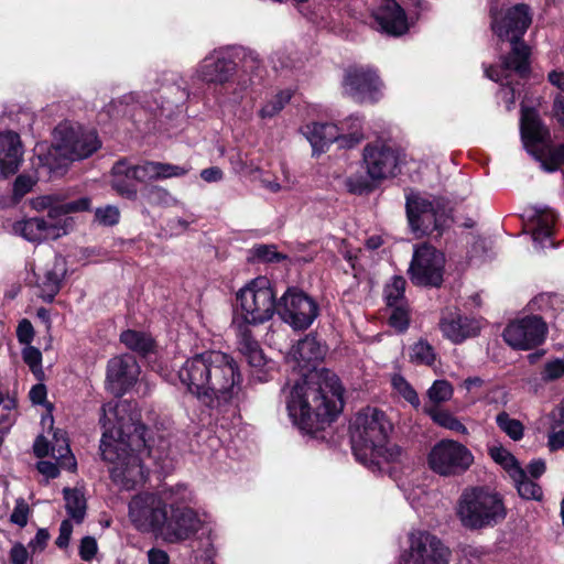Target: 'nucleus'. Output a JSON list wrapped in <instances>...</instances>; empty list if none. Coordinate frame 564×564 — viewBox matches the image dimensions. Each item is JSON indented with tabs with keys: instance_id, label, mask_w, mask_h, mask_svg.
I'll return each instance as SVG.
<instances>
[{
	"instance_id": "nucleus-3",
	"label": "nucleus",
	"mask_w": 564,
	"mask_h": 564,
	"mask_svg": "<svg viewBox=\"0 0 564 564\" xmlns=\"http://www.w3.org/2000/svg\"><path fill=\"white\" fill-rule=\"evenodd\" d=\"M187 390L209 408L226 403L238 394L241 375L235 359L219 350L188 358L178 370Z\"/></svg>"
},
{
	"instance_id": "nucleus-51",
	"label": "nucleus",
	"mask_w": 564,
	"mask_h": 564,
	"mask_svg": "<svg viewBox=\"0 0 564 564\" xmlns=\"http://www.w3.org/2000/svg\"><path fill=\"white\" fill-rule=\"evenodd\" d=\"M369 180V177L351 175L346 178L345 185L350 193L362 194L371 188Z\"/></svg>"
},
{
	"instance_id": "nucleus-22",
	"label": "nucleus",
	"mask_w": 564,
	"mask_h": 564,
	"mask_svg": "<svg viewBox=\"0 0 564 564\" xmlns=\"http://www.w3.org/2000/svg\"><path fill=\"white\" fill-rule=\"evenodd\" d=\"M139 366L131 355H121L111 358L107 366V383L116 393H123L138 379Z\"/></svg>"
},
{
	"instance_id": "nucleus-55",
	"label": "nucleus",
	"mask_w": 564,
	"mask_h": 564,
	"mask_svg": "<svg viewBox=\"0 0 564 564\" xmlns=\"http://www.w3.org/2000/svg\"><path fill=\"white\" fill-rule=\"evenodd\" d=\"M564 375V361L556 359L545 365L542 378L545 381L555 380Z\"/></svg>"
},
{
	"instance_id": "nucleus-62",
	"label": "nucleus",
	"mask_w": 564,
	"mask_h": 564,
	"mask_svg": "<svg viewBox=\"0 0 564 564\" xmlns=\"http://www.w3.org/2000/svg\"><path fill=\"white\" fill-rule=\"evenodd\" d=\"M35 184V181L31 176L20 175L14 182L15 195L22 196L30 192Z\"/></svg>"
},
{
	"instance_id": "nucleus-41",
	"label": "nucleus",
	"mask_w": 564,
	"mask_h": 564,
	"mask_svg": "<svg viewBox=\"0 0 564 564\" xmlns=\"http://www.w3.org/2000/svg\"><path fill=\"white\" fill-rule=\"evenodd\" d=\"M406 281L402 276H393L384 288V297L388 306L403 304Z\"/></svg>"
},
{
	"instance_id": "nucleus-32",
	"label": "nucleus",
	"mask_w": 564,
	"mask_h": 564,
	"mask_svg": "<svg viewBox=\"0 0 564 564\" xmlns=\"http://www.w3.org/2000/svg\"><path fill=\"white\" fill-rule=\"evenodd\" d=\"M51 455L58 462L61 467L75 470L76 460L70 452L66 434L63 431L54 432L53 442L51 443Z\"/></svg>"
},
{
	"instance_id": "nucleus-53",
	"label": "nucleus",
	"mask_w": 564,
	"mask_h": 564,
	"mask_svg": "<svg viewBox=\"0 0 564 564\" xmlns=\"http://www.w3.org/2000/svg\"><path fill=\"white\" fill-rule=\"evenodd\" d=\"M29 505L23 499H18L15 507L10 516L11 522L24 527L28 523V517H29Z\"/></svg>"
},
{
	"instance_id": "nucleus-1",
	"label": "nucleus",
	"mask_w": 564,
	"mask_h": 564,
	"mask_svg": "<svg viewBox=\"0 0 564 564\" xmlns=\"http://www.w3.org/2000/svg\"><path fill=\"white\" fill-rule=\"evenodd\" d=\"M324 355L325 348L308 335L286 356L288 365L303 376L291 389L286 409L293 423L307 432L323 429L343 410V388L338 377L325 369L311 370Z\"/></svg>"
},
{
	"instance_id": "nucleus-58",
	"label": "nucleus",
	"mask_w": 564,
	"mask_h": 564,
	"mask_svg": "<svg viewBox=\"0 0 564 564\" xmlns=\"http://www.w3.org/2000/svg\"><path fill=\"white\" fill-rule=\"evenodd\" d=\"M17 337L21 344L26 346L33 340L34 329L30 321L22 319L17 328Z\"/></svg>"
},
{
	"instance_id": "nucleus-57",
	"label": "nucleus",
	"mask_w": 564,
	"mask_h": 564,
	"mask_svg": "<svg viewBox=\"0 0 564 564\" xmlns=\"http://www.w3.org/2000/svg\"><path fill=\"white\" fill-rule=\"evenodd\" d=\"M9 556L12 564H28L30 558L28 547L19 542L12 545Z\"/></svg>"
},
{
	"instance_id": "nucleus-4",
	"label": "nucleus",
	"mask_w": 564,
	"mask_h": 564,
	"mask_svg": "<svg viewBox=\"0 0 564 564\" xmlns=\"http://www.w3.org/2000/svg\"><path fill=\"white\" fill-rule=\"evenodd\" d=\"M90 204L88 197H80L73 202H63L57 194L35 197L31 200L32 208L37 212L47 210L46 218L31 217L18 220L13 224L12 230L32 243L58 239L74 228V218L68 215L88 210Z\"/></svg>"
},
{
	"instance_id": "nucleus-61",
	"label": "nucleus",
	"mask_w": 564,
	"mask_h": 564,
	"mask_svg": "<svg viewBox=\"0 0 564 564\" xmlns=\"http://www.w3.org/2000/svg\"><path fill=\"white\" fill-rule=\"evenodd\" d=\"M256 84V80L253 77H250L249 79L243 78L242 76L239 78L237 83V87L232 91V99L236 102H239L242 100L246 91Z\"/></svg>"
},
{
	"instance_id": "nucleus-30",
	"label": "nucleus",
	"mask_w": 564,
	"mask_h": 564,
	"mask_svg": "<svg viewBox=\"0 0 564 564\" xmlns=\"http://www.w3.org/2000/svg\"><path fill=\"white\" fill-rule=\"evenodd\" d=\"M134 169V165L129 164L127 160L118 161L112 167V188L121 196L129 199L137 197V187L132 183V173L130 170Z\"/></svg>"
},
{
	"instance_id": "nucleus-18",
	"label": "nucleus",
	"mask_w": 564,
	"mask_h": 564,
	"mask_svg": "<svg viewBox=\"0 0 564 564\" xmlns=\"http://www.w3.org/2000/svg\"><path fill=\"white\" fill-rule=\"evenodd\" d=\"M546 330L541 317L527 316L510 323L503 330V338L514 349L529 350L544 341Z\"/></svg>"
},
{
	"instance_id": "nucleus-56",
	"label": "nucleus",
	"mask_w": 564,
	"mask_h": 564,
	"mask_svg": "<svg viewBox=\"0 0 564 564\" xmlns=\"http://www.w3.org/2000/svg\"><path fill=\"white\" fill-rule=\"evenodd\" d=\"M50 534L45 529H39L35 536L29 542L28 547L33 554L41 553L45 550Z\"/></svg>"
},
{
	"instance_id": "nucleus-48",
	"label": "nucleus",
	"mask_w": 564,
	"mask_h": 564,
	"mask_svg": "<svg viewBox=\"0 0 564 564\" xmlns=\"http://www.w3.org/2000/svg\"><path fill=\"white\" fill-rule=\"evenodd\" d=\"M120 218V212L118 207L113 205H106L95 210V219L102 226H113L118 224Z\"/></svg>"
},
{
	"instance_id": "nucleus-2",
	"label": "nucleus",
	"mask_w": 564,
	"mask_h": 564,
	"mask_svg": "<svg viewBox=\"0 0 564 564\" xmlns=\"http://www.w3.org/2000/svg\"><path fill=\"white\" fill-rule=\"evenodd\" d=\"M100 452L109 464L115 484L130 490L145 479L141 454L145 451V427L140 423L137 405L127 400L102 406Z\"/></svg>"
},
{
	"instance_id": "nucleus-63",
	"label": "nucleus",
	"mask_w": 564,
	"mask_h": 564,
	"mask_svg": "<svg viewBox=\"0 0 564 564\" xmlns=\"http://www.w3.org/2000/svg\"><path fill=\"white\" fill-rule=\"evenodd\" d=\"M148 562L149 564H169L170 556L164 550L152 547L148 551Z\"/></svg>"
},
{
	"instance_id": "nucleus-54",
	"label": "nucleus",
	"mask_w": 564,
	"mask_h": 564,
	"mask_svg": "<svg viewBox=\"0 0 564 564\" xmlns=\"http://www.w3.org/2000/svg\"><path fill=\"white\" fill-rule=\"evenodd\" d=\"M252 252L253 256L261 261L272 262L281 259V256L274 246L259 245L252 249Z\"/></svg>"
},
{
	"instance_id": "nucleus-11",
	"label": "nucleus",
	"mask_w": 564,
	"mask_h": 564,
	"mask_svg": "<svg viewBox=\"0 0 564 564\" xmlns=\"http://www.w3.org/2000/svg\"><path fill=\"white\" fill-rule=\"evenodd\" d=\"M237 301L247 324H262L278 310L271 282L265 276H258L240 289Z\"/></svg>"
},
{
	"instance_id": "nucleus-9",
	"label": "nucleus",
	"mask_w": 564,
	"mask_h": 564,
	"mask_svg": "<svg viewBox=\"0 0 564 564\" xmlns=\"http://www.w3.org/2000/svg\"><path fill=\"white\" fill-rule=\"evenodd\" d=\"M531 23L529 8L517 4L506 11L494 13L491 28L494 33L502 41L511 43V53L505 61L506 68H514L523 73L529 58V47L520 41Z\"/></svg>"
},
{
	"instance_id": "nucleus-37",
	"label": "nucleus",
	"mask_w": 564,
	"mask_h": 564,
	"mask_svg": "<svg viewBox=\"0 0 564 564\" xmlns=\"http://www.w3.org/2000/svg\"><path fill=\"white\" fill-rule=\"evenodd\" d=\"M291 98L292 91L290 89L280 90L262 105L258 112L259 117L263 120L274 118L290 102Z\"/></svg>"
},
{
	"instance_id": "nucleus-49",
	"label": "nucleus",
	"mask_w": 564,
	"mask_h": 564,
	"mask_svg": "<svg viewBox=\"0 0 564 564\" xmlns=\"http://www.w3.org/2000/svg\"><path fill=\"white\" fill-rule=\"evenodd\" d=\"M509 57L506 56L503 57L502 59V63L499 67H494V66H490L488 68H486L485 73H486V76L488 78H490L491 80H495V82H500L501 83V86H505V83H502L505 79H508L510 74L512 72L519 74L520 76H524V74L528 72L529 69V62L527 61V67H525V70L523 73H520L518 70H516L514 68H506L505 67V61Z\"/></svg>"
},
{
	"instance_id": "nucleus-14",
	"label": "nucleus",
	"mask_w": 564,
	"mask_h": 564,
	"mask_svg": "<svg viewBox=\"0 0 564 564\" xmlns=\"http://www.w3.org/2000/svg\"><path fill=\"white\" fill-rule=\"evenodd\" d=\"M449 549L436 535L413 530L408 534V547L399 557V564H448Z\"/></svg>"
},
{
	"instance_id": "nucleus-10",
	"label": "nucleus",
	"mask_w": 564,
	"mask_h": 564,
	"mask_svg": "<svg viewBox=\"0 0 564 564\" xmlns=\"http://www.w3.org/2000/svg\"><path fill=\"white\" fill-rule=\"evenodd\" d=\"M405 207L409 226L416 238L440 235L449 226V215L440 198L412 192L406 195Z\"/></svg>"
},
{
	"instance_id": "nucleus-47",
	"label": "nucleus",
	"mask_w": 564,
	"mask_h": 564,
	"mask_svg": "<svg viewBox=\"0 0 564 564\" xmlns=\"http://www.w3.org/2000/svg\"><path fill=\"white\" fill-rule=\"evenodd\" d=\"M538 159L545 171L553 172L557 170L561 165H564V144L549 149L546 156L539 155Z\"/></svg>"
},
{
	"instance_id": "nucleus-29",
	"label": "nucleus",
	"mask_w": 564,
	"mask_h": 564,
	"mask_svg": "<svg viewBox=\"0 0 564 564\" xmlns=\"http://www.w3.org/2000/svg\"><path fill=\"white\" fill-rule=\"evenodd\" d=\"M303 133L311 143L314 152H323L324 149L333 142L338 143L340 148V132L337 124L310 123L305 126Z\"/></svg>"
},
{
	"instance_id": "nucleus-45",
	"label": "nucleus",
	"mask_w": 564,
	"mask_h": 564,
	"mask_svg": "<svg viewBox=\"0 0 564 564\" xmlns=\"http://www.w3.org/2000/svg\"><path fill=\"white\" fill-rule=\"evenodd\" d=\"M392 386L394 390L402 395L410 404L417 408L420 405V399L416 391L411 384L400 375L392 377Z\"/></svg>"
},
{
	"instance_id": "nucleus-27",
	"label": "nucleus",
	"mask_w": 564,
	"mask_h": 564,
	"mask_svg": "<svg viewBox=\"0 0 564 564\" xmlns=\"http://www.w3.org/2000/svg\"><path fill=\"white\" fill-rule=\"evenodd\" d=\"M130 172L133 180L143 183L154 180L181 177L188 172V169L170 163L144 162L143 164L134 165V169L130 170Z\"/></svg>"
},
{
	"instance_id": "nucleus-35",
	"label": "nucleus",
	"mask_w": 564,
	"mask_h": 564,
	"mask_svg": "<svg viewBox=\"0 0 564 564\" xmlns=\"http://www.w3.org/2000/svg\"><path fill=\"white\" fill-rule=\"evenodd\" d=\"M361 124L358 116H350L340 122V148H352L364 139Z\"/></svg>"
},
{
	"instance_id": "nucleus-24",
	"label": "nucleus",
	"mask_w": 564,
	"mask_h": 564,
	"mask_svg": "<svg viewBox=\"0 0 564 564\" xmlns=\"http://www.w3.org/2000/svg\"><path fill=\"white\" fill-rule=\"evenodd\" d=\"M65 274V260L55 256L42 272L35 273L39 296L46 302H52L61 290Z\"/></svg>"
},
{
	"instance_id": "nucleus-33",
	"label": "nucleus",
	"mask_w": 564,
	"mask_h": 564,
	"mask_svg": "<svg viewBox=\"0 0 564 564\" xmlns=\"http://www.w3.org/2000/svg\"><path fill=\"white\" fill-rule=\"evenodd\" d=\"M65 509L70 520L82 523L86 516V498L84 492L77 488H64Z\"/></svg>"
},
{
	"instance_id": "nucleus-7",
	"label": "nucleus",
	"mask_w": 564,
	"mask_h": 564,
	"mask_svg": "<svg viewBox=\"0 0 564 564\" xmlns=\"http://www.w3.org/2000/svg\"><path fill=\"white\" fill-rule=\"evenodd\" d=\"M456 516L464 528L481 530L501 523L507 517V507L499 492L484 487H470L460 494Z\"/></svg>"
},
{
	"instance_id": "nucleus-46",
	"label": "nucleus",
	"mask_w": 564,
	"mask_h": 564,
	"mask_svg": "<svg viewBox=\"0 0 564 564\" xmlns=\"http://www.w3.org/2000/svg\"><path fill=\"white\" fill-rule=\"evenodd\" d=\"M148 202L152 205L159 206H174L177 199L165 188L159 186H151L147 189Z\"/></svg>"
},
{
	"instance_id": "nucleus-40",
	"label": "nucleus",
	"mask_w": 564,
	"mask_h": 564,
	"mask_svg": "<svg viewBox=\"0 0 564 564\" xmlns=\"http://www.w3.org/2000/svg\"><path fill=\"white\" fill-rule=\"evenodd\" d=\"M496 423L512 441H520L523 437V424L519 420L512 419L507 412L498 413Z\"/></svg>"
},
{
	"instance_id": "nucleus-25",
	"label": "nucleus",
	"mask_w": 564,
	"mask_h": 564,
	"mask_svg": "<svg viewBox=\"0 0 564 564\" xmlns=\"http://www.w3.org/2000/svg\"><path fill=\"white\" fill-rule=\"evenodd\" d=\"M22 158V144L18 133L0 132V176L15 173Z\"/></svg>"
},
{
	"instance_id": "nucleus-17",
	"label": "nucleus",
	"mask_w": 564,
	"mask_h": 564,
	"mask_svg": "<svg viewBox=\"0 0 564 564\" xmlns=\"http://www.w3.org/2000/svg\"><path fill=\"white\" fill-rule=\"evenodd\" d=\"M281 318L295 329H306L318 315L316 302L305 293L288 290L278 303Z\"/></svg>"
},
{
	"instance_id": "nucleus-23",
	"label": "nucleus",
	"mask_w": 564,
	"mask_h": 564,
	"mask_svg": "<svg viewBox=\"0 0 564 564\" xmlns=\"http://www.w3.org/2000/svg\"><path fill=\"white\" fill-rule=\"evenodd\" d=\"M238 349L246 357L249 366L253 369L252 375L259 381L265 380L267 376L274 369V362L265 358L258 341L248 329L240 332Z\"/></svg>"
},
{
	"instance_id": "nucleus-21",
	"label": "nucleus",
	"mask_w": 564,
	"mask_h": 564,
	"mask_svg": "<svg viewBox=\"0 0 564 564\" xmlns=\"http://www.w3.org/2000/svg\"><path fill=\"white\" fill-rule=\"evenodd\" d=\"M371 15L377 28L389 35L399 36L409 29L405 13L395 0H376Z\"/></svg>"
},
{
	"instance_id": "nucleus-59",
	"label": "nucleus",
	"mask_w": 564,
	"mask_h": 564,
	"mask_svg": "<svg viewBox=\"0 0 564 564\" xmlns=\"http://www.w3.org/2000/svg\"><path fill=\"white\" fill-rule=\"evenodd\" d=\"M73 532V523L70 519H66L61 523L59 534L55 541L59 549L67 547Z\"/></svg>"
},
{
	"instance_id": "nucleus-34",
	"label": "nucleus",
	"mask_w": 564,
	"mask_h": 564,
	"mask_svg": "<svg viewBox=\"0 0 564 564\" xmlns=\"http://www.w3.org/2000/svg\"><path fill=\"white\" fill-rule=\"evenodd\" d=\"M488 454L491 459L500 465L509 477H521V466L517 458L502 445L492 444L488 446Z\"/></svg>"
},
{
	"instance_id": "nucleus-64",
	"label": "nucleus",
	"mask_w": 564,
	"mask_h": 564,
	"mask_svg": "<svg viewBox=\"0 0 564 564\" xmlns=\"http://www.w3.org/2000/svg\"><path fill=\"white\" fill-rule=\"evenodd\" d=\"M37 470L47 479L56 478L59 475L58 467L48 460H41L37 463Z\"/></svg>"
},
{
	"instance_id": "nucleus-13",
	"label": "nucleus",
	"mask_w": 564,
	"mask_h": 564,
	"mask_svg": "<svg viewBox=\"0 0 564 564\" xmlns=\"http://www.w3.org/2000/svg\"><path fill=\"white\" fill-rule=\"evenodd\" d=\"M474 455L464 444L444 438L438 441L427 455L430 469L443 477H455L466 473L474 464Z\"/></svg>"
},
{
	"instance_id": "nucleus-43",
	"label": "nucleus",
	"mask_w": 564,
	"mask_h": 564,
	"mask_svg": "<svg viewBox=\"0 0 564 564\" xmlns=\"http://www.w3.org/2000/svg\"><path fill=\"white\" fill-rule=\"evenodd\" d=\"M22 358L33 375L41 380L44 376L41 351L31 345L25 346L22 350Z\"/></svg>"
},
{
	"instance_id": "nucleus-52",
	"label": "nucleus",
	"mask_w": 564,
	"mask_h": 564,
	"mask_svg": "<svg viewBox=\"0 0 564 564\" xmlns=\"http://www.w3.org/2000/svg\"><path fill=\"white\" fill-rule=\"evenodd\" d=\"M98 551V544L95 538L84 536L79 544V556L83 561H91Z\"/></svg>"
},
{
	"instance_id": "nucleus-12",
	"label": "nucleus",
	"mask_w": 564,
	"mask_h": 564,
	"mask_svg": "<svg viewBox=\"0 0 564 564\" xmlns=\"http://www.w3.org/2000/svg\"><path fill=\"white\" fill-rule=\"evenodd\" d=\"M169 489L161 494L140 492L128 505V518L133 528L142 533L158 536L167 508Z\"/></svg>"
},
{
	"instance_id": "nucleus-15",
	"label": "nucleus",
	"mask_w": 564,
	"mask_h": 564,
	"mask_svg": "<svg viewBox=\"0 0 564 564\" xmlns=\"http://www.w3.org/2000/svg\"><path fill=\"white\" fill-rule=\"evenodd\" d=\"M444 268V254L433 246L423 243L414 248L408 273L415 285L437 288L443 282Z\"/></svg>"
},
{
	"instance_id": "nucleus-28",
	"label": "nucleus",
	"mask_w": 564,
	"mask_h": 564,
	"mask_svg": "<svg viewBox=\"0 0 564 564\" xmlns=\"http://www.w3.org/2000/svg\"><path fill=\"white\" fill-rule=\"evenodd\" d=\"M440 327L443 335L455 344L476 336L479 330V326L475 321L453 313L442 318Z\"/></svg>"
},
{
	"instance_id": "nucleus-39",
	"label": "nucleus",
	"mask_w": 564,
	"mask_h": 564,
	"mask_svg": "<svg viewBox=\"0 0 564 564\" xmlns=\"http://www.w3.org/2000/svg\"><path fill=\"white\" fill-rule=\"evenodd\" d=\"M511 479L521 498L538 501L542 499V488L527 476L523 468H521V477H511Z\"/></svg>"
},
{
	"instance_id": "nucleus-50",
	"label": "nucleus",
	"mask_w": 564,
	"mask_h": 564,
	"mask_svg": "<svg viewBox=\"0 0 564 564\" xmlns=\"http://www.w3.org/2000/svg\"><path fill=\"white\" fill-rule=\"evenodd\" d=\"M393 311L390 315L389 322L392 327L398 330H405L409 325V313L403 304L392 306Z\"/></svg>"
},
{
	"instance_id": "nucleus-60",
	"label": "nucleus",
	"mask_w": 564,
	"mask_h": 564,
	"mask_svg": "<svg viewBox=\"0 0 564 564\" xmlns=\"http://www.w3.org/2000/svg\"><path fill=\"white\" fill-rule=\"evenodd\" d=\"M261 185L271 193H279L281 191H289L292 185L289 180L284 184L279 183L275 178L262 175L260 178Z\"/></svg>"
},
{
	"instance_id": "nucleus-36",
	"label": "nucleus",
	"mask_w": 564,
	"mask_h": 564,
	"mask_svg": "<svg viewBox=\"0 0 564 564\" xmlns=\"http://www.w3.org/2000/svg\"><path fill=\"white\" fill-rule=\"evenodd\" d=\"M425 412L431 416L434 423L437 425L453 431L457 434L466 435L468 434L467 427L451 412L447 410L441 409L438 406L432 405L425 409Z\"/></svg>"
},
{
	"instance_id": "nucleus-8",
	"label": "nucleus",
	"mask_w": 564,
	"mask_h": 564,
	"mask_svg": "<svg viewBox=\"0 0 564 564\" xmlns=\"http://www.w3.org/2000/svg\"><path fill=\"white\" fill-rule=\"evenodd\" d=\"M167 508L158 536L167 543H180L194 536L204 525L202 516L189 507L194 494L185 485L169 488Z\"/></svg>"
},
{
	"instance_id": "nucleus-19",
	"label": "nucleus",
	"mask_w": 564,
	"mask_h": 564,
	"mask_svg": "<svg viewBox=\"0 0 564 564\" xmlns=\"http://www.w3.org/2000/svg\"><path fill=\"white\" fill-rule=\"evenodd\" d=\"M362 164L371 181H381L394 175L398 156L392 148L376 141L364 148Z\"/></svg>"
},
{
	"instance_id": "nucleus-5",
	"label": "nucleus",
	"mask_w": 564,
	"mask_h": 564,
	"mask_svg": "<svg viewBox=\"0 0 564 564\" xmlns=\"http://www.w3.org/2000/svg\"><path fill=\"white\" fill-rule=\"evenodd\" d=\"M392 425L386 414L376 408L358 412L350 425V441L356 458L367 466L383 462H398L402 456L399 446L388 441Z\"/></svg>"
},
{
	"instance_id": "nucleus-44",
	"label": "nucleus",
	"mask_w": 564,
	"mask_h": 564,
	"mask_svg": "<svg viewBox=\"0 0 564 564\" xmlns=\"http://www.w3.org/2000/svg\"><path fill=\"white\" fill-rule=\"evenodd\" d=\"M453 387L446 380H436L427 390V395L435 406L438 403L448 401L453 397Z\"/></svg>"
},
{
	"instance_id": "nucleus-42",
	"label": "nucleus",
	"mask_w": 564,
	"mask_h": 564,
	"mask_svg": "<svg viewBox=\"0 0 564 564\" xmlns=\"http://www.w3.org/2000/svg\"><path fill=\"white\" fill-rule=\"evenodd\" d=\"M410 358L422 365H432L435 360L433 347L425 340H419L411 347Z\"/></svg>"
},
{
	"instance_id": "nucleus-31",
	"label": "nucleus",
	"mask_w": 564,
	"mask_h": 564,
	"mask_svg": "<svg viewBox=\"0 0 564 564\" xmlns=\"http://www.w3.org/2000/svg\"><path fill=\"white\" fill-rule=\"evenodd\" d=\"M555 219V214L550 210L540 212L535 216V227L532 232V238L535 245L542 249L554 246V243L551 241V237L553 235V226Z\"/></svg>"
},
{
	"instance_id": "nucleus-16",
	"label": "nucleus",
	"mask_w": 564,
	"mask_h": 564,
	"mask_svg": "<svg viewBox=\"0 0 564 564\" xmlns=\"http://www.w3.org/2000/svg\"><path fill=\"white\" fill-rule=\"evenodd\" d=\"M344 93L358 102H376L382 97L383 83L369 66H352L346 69Z\"/></svg>"
},
{
	"instance_id": "nucleus-38",
	"label": "nucleus",
	"mask_w": 564,
	"mask_h": 564,
	"mask_svg": "<svg viewBox=\"0 0 564 564\" xmlns=\"http://www.w3.org/2000/svg\"><path fill=\"white\" fill-rule=\"evenodd\" d=\"M120 340L129 349L143 355L148 354L153 347V339L151 336L132 329L124 330L120 335Z\"/></svg>"
},
{
	"instance_id": "nucleus-26",
	"label": "nucleus",
	"mask_w": 564,
	"mask_h": 564,
	"mask_svg": "<svg viewBox=\"0 0 564 564\" xmlns=\"http://www.w3.org/2000/svg\"><path fill=\"white\" fill-rule=\"evenodd\" d=\"M521 135L524 147L534 152L543 149L549 138L547 129L541 123L536 113L531 109H523L521 116Z\"/></svg>"
},
{
	"instance_id": "nucleus-20",
	"label": "nucleus",
	"mask_w": 564,
	"mask_h": 564,
	"mask_svg": "<svg viewBox=\"0 0 564 564\" xmlns=\"http://www.w3.org/2000/svg\"><path fill=\"white\" fill-rule=\"evenodd\" d=\"M237 65L223 51H214L197 66L195 77L206 84L224 85L235 75Z\"/></svg>"
},
{
	"instance_id": "nucleus-6",
	"label": "nucleus",
	"mask_w": 564,
	"mask_h": 564,
	"mask_svg": "<svg viewBox=\"0 0 564 564\" xmlns=\"http://www.w3.org/2000/svg\"><path fill=\"white\" fill-rule=\"evenodd\" d=\"M101 143L93 130H86L79 124L63 122L54 130V143L47 154L39 153L40 161L50 172H56L67 162L90 156Z\"/></svg>"
}]
</instances>
